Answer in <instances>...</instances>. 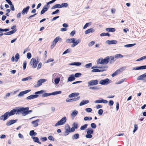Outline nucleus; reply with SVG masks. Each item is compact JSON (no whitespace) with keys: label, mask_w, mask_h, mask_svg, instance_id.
<instances>
[{"label":"nucleus","mask_w":146,"mask_h":146,"mask_svg":"<svg viewBox=\"0 0 146 146\" xmlns=\"http://www.w3.org/2000/svg\"><path fill=\"white\" fill-rule=\"evenodd\" d=\"M88 126V124H85L83 126H81L80 128V129L81 130H84Z\"/></svg>","instance_id":"58836bf2"},{"label":"nucleus","mask_w":146,"mask_h":146,"mask_svg":"<svg viewBox=\"0 0 146 146\" xmlns=\"http://www.w3.org/2000/svg\"><path fill=\"white\" fill-rule=\"evenodd\" d=\"M19 54L18 53H17L15 55V58L16 59L15 60V61L16 62H17L19 58Z\"/></svg>","instance_id":"37998d69"},{"label":"nucleus","mask_w":146,"mask_h":146,"mask_svg":"<svg viewBox=\"0 0 146 146\" xmlns=\"http://www.w3.org/2000/svg\"><path fill=\"white\" fill-rule=\"evenodd\" d=\"M75 79L74 74H71L69 76L68 78V82H72Z\"/></svg>","instance_id":"aec40b11"},{"label":"nucleus","mask_w":146,"mask_h":146,"mask_svg":"<svg viewBox=\"0 0 146 146\" xmlns=\"http://www.w3.org/2000/svg\"><path fill=\"white\" fill-rule=\"evenodd\" d=\"M79 95V93L77 92H74L70 94V95L68 96V97L70 98H72L73 97H74L76 96H78Z\"/></svg>","instance_id":"cd10ccee"},{"label":"nucleus","mask_w":146,"mask_h":146,"mask_svg":"<svg viewBox=\"0 0 146 146\" xmlns=\"http://www.w3.org/2000/svg\"><path fill=\"white\" fill-rule=\"evenodd\" d=\"M123 57V56L120 54H116L115 55L114 57L117 59L119 58H121Z\"/></svg>","instance_id":"4c0bfd02"},{"label":"nucleus","mask_w":146,"mask_h":146,"mask_svg":"<svg viewBox=\"0 0 146 146\" xmlns=\"http://www.w3.org/2000/svg\"><path fill=\"white\" fill-rule=\"evenodd\" d=\"M65 129V135L66 136L68 135L69 133L70 132V128L69 125H67L66 126Z\"/></svg>","instance_id":"f8f14e48"},{"label":"nucleus","mask_w":146,"mask_h":146,"mask_svg":"<svg viewBox=\"0 0 146 146\" xmlns=\"http://www.w3.org/2000/svg\"><path fill=\"white\" fill-rule=\"evenodd\" d=\"M60 78H56L54 80L55 84H58L60 81Z\"/></svg>","instance_id":"49530a36"},{"label":"nucleus","mask_w":146,"mask_h":146,"mask_svg":"<svg viewBox=\"0 0 146 146\" xmlns=\"http://www.w3.org/2000/svg\"><path fill=\"white\" fill-rule=\"evenodd\" d=\"M101 36H110V35L108 33H102L100 34Z\"/></svg>","instance_id":"8fccbe9b"},{"label":"nucleus","mask_w":146,"mask_h":146,"mask_svg":"<svg viewBox=\"0 0 146 146\" xmlns=\"http://www.w3.org/2000/svg\"><path fill=\"white\" fill-rule=\"evenodd\" d=\"M88 86H91L98 85V81L97 80H90L88 82Z\"/></svg>","instance_id":"6e6552de"},{"label":"nucleus","mask_w":146,"mask_h":146,"mask_svg":"<svg viewBox=\"0 0 146 146\" xmlns=\"http://www.w3.org/2000/svg\"><path fill=\"white\" fill-rule=\"evenodd\" d=\"M17 121V120H11L7 121L6 123V125L7 126H10L16 123Z\"/></svg>","instance_id":"6ab92c4d"},{"label":"nucleus","mask_w":146,"mask_h":146,"mask_svg":"<svg viewBox=\"0 0 146 146\" xmlns=\"http://www.w3.org/2000/svg\"><path fill=\"white\" fill-rule=\"evenodd\" d=\"M37 135V133L34 132L33 130L31 131L29 133V135L31 136H36Z\"/></svg>","instance_id":"c9c22d12"},{"label":"nucleus","mask_w":146,"mask_h":146,"mask_svg":"<svg viewBox=\"0 0 146 146\" xmlns=\"http://www.w3.org/2000/svg\"><path fill=\"white\" fill-rule=\"evenodd\" d=\"M51 95L50 93H44V94H43L42 95V97H47L48 96H50Z\"/></svg>","instance_id":"a18cd8bd"},{"label":"nucleus","mask_w":146,"mask_h":146,"mask_svg":"<svg viewBox=\"0 0 146 146\" xmlns=\"http://www.w3.org/2000/svg\"><path fill=\"white\" fill-rule=\"evenodd\" d=\"M108 102V101L106 100L101 99L100 100H96L94 101V103L96 104L103 103L104 104H107Z\"/></svg>","instance_id":"4468645a"},{"label":"nucleus","mask_w":146,"mask_h":146,"mask_svg":"<svg viewBox=\"0 0 146 146\" xmlns=\"http://www.w3.org/2000/svg\"><path fill=\"white\" fill-rule=\"evenodd\" d=\"M32 79V78H31V76H28L26 78H23L21 80L22 81H26L30 80Z\"/></svg>","instance_id":"e433bc0d"},{"label":"nucleus","mask_w":146,"mask_h":146,"mask_svg":"<svg viewBox=\"0 0 146 146\" xmlns=\"http://www.w3.org/2000/svg\"><path fill=\"white\" fill-rule=\"evenodd\" d=\"M38 62H37L35 58H32L30 62V64L32 65V67L33 68H35L37 66V65Z\"/></svg>","instance_id":"1a4fd4ad"},{"label":"nucleus","mask_w":146,"mask_h":146,"mask_svg":"<svg viewBox=\"0 0 146 146\" xmlns=\"http://www.w3.org/2000/svg\"><path fill=\"white\" fill-rule=\"evenodd\" d=\"M135 44H128L125 45L124 46L125 47H130L133 46H134L135 45Z\"/></svg>","instance_id":"79ce46f5"},{"label":"nucleus","mask_w":146,"mask_h":146,"mask_svg":"<svg viewBox=\"0 0 146 146\" xmlns=\"http://www.w3.org/2000/svg\"><path fill=\"white\" fill-rule=\"evenodd\" d=\"M94 43L95 42L94 41H92L88 44V46L90 47L92 46V45L94 44Z\"/></svg>","instance_id":"0e129e2a"},{"label":"nucleus","mask_w":146,"mask_h":146,"mask_svg":"<svg viewBox=\"0 0 146 146\" xmlns=\"http://www.w3.org/2000/svg\"><path fill=\"white\" fill-rule=\"evenodd\" d=\"M48 138L49 140L52 141H54L55 140V139L51 135L49 136L48 137Z\"/></svg>","instance_id":"4d7b16f0"},{"label":"nucleus","mask_w":146,"mask_h":146,"mask_svg":"<svg viewBox=\"0 0 146 146\" xmlns=\"http://www.w3.org/2000/svg\"><path fill=\"white\" fill-rule=\"evenodd\" d=\"M8 115L7 113H5L3 115L1 116L0 117V121L1 120H3V121H5L8 119Z\"/></svg>","instance_id":"ddd939ff"},{"label":"nucleus","mask_w":146,"mask_h":146,"mask_svg":"<svg viewBox=\"0 0 146 146\" xmlns=\"http://www.w3.org/2000/svg\"><path fill=\"white\" fill-rule=\"evenodd\" d=\"M95 30L92 28H91L89 29L85 32V33L86 34H87L90 33H92L95 31Z\"/></svg>","instance_id":"5701e85b"},{"label":"nucleus","mask_w":146,"mask_h":146,"mask_svg":"<svg viewBox=\"0 0 146 146\" xmlns=\"http://www.w3.org/2000/svg\"><path fill=\"white\" fill-rule=\"evenodd\" d=\"M106 30L108 32H114L115 31V29L114 28H108L106 29Z\"/></svg>","instance_id":"7c9ffc66"},{"label":"nucleus","mask_w":146,"mask_h":146,"mask_svg":"<svg viewBox=\"0 0 146 146\" xmlns=\"http://www.w3.org/2000/svg\"><path fill=\"white\" fill-rule=\"evenodd\" d=\"M16 31V29H15L11 31L5 33L4 34L5 35H10L14 33Z\"/></svg>","instance_id":"412c9836"},{"label":"nucleus","mask_w":146,"mask_h":146,"mask_svg":"<svg viewBox=\"0 0 146 146\" xmlns=\"http://www.w3.org/2000/svg\"><path fill=\"white\" fill-rule=\"evenodd\" d=\"M91 25V23H87L84 26L83 29H85L87 27H88L89 26H90Z\"/></svg>","instance_id":"de8ad7c7"},{"label":"nucleus","mask_w":146,"mask_h":146,"mask_svg":"<svg viewBox=\"0 0 146 146\" xmlns=\"http://www.w3.org/2000/svg\"><path fill=\"white\" fill-rule=\"evenodd\" d=\"M78 113V112L76 110H75L72 112L71 114V118L73 119L75 117Z\"/></svg>","instance_id":"b1692460"},{"label":"nucleus","mask_w":146,"mask_h":146,"mask_svg":"<svg viewBox=\"0 0 146 146\" xmlns=\"http://www.w3.org/2000/svg\"><path fill=\"white\" fill-rule=\"evenodd\" d=\"M92 66V63H90L88 64H87L85 65L84 66L86 68H88L91 67Z\"/></svg>","instance_id":"a19ab883"},{"label":"nucleus","mask_w":146,"mask_h":146,"mask_svg":"<svg viewBox=\"0 0 146 146\" xmlns=\"http://www.w3.org/2000/svg\"><path fill=\"white\" fill-rule=\"evenodd\" d=\"M114 57L113 56H111L109 57V59L108 61L110 63H111L112 61L114 59Z\"/></svg>","instance_id":"6e6d98bb"},{"label":"nucleus","mask_w":146,"mask_h":146,"mask_svg":"<svg viewBox=\"0 0 146 146\" xmlns=\"http://www.w3.org/2000/svg\"><path fill=\"white\" fill-rule=\"evenodd\" d=\"M146 69V65H144L141 66L139 67H133L132 70H142L145 69Z\"/></svg>","instance_id":"dca6fc26"},{"label":"nucleus","mask_w":146,"mask_h":146,"mask_svg":"<svg viewBox=\"0 0 146 146\" xmlns=\"http://www.w3.org/2000/svg\"><path fill=\"white\" fill-rule=\"evenodd\" d=\"M124 70V68H121L120 69L117 70L116 71H115L114 73H113L112 74L111 76L112 77H114L116 76L119 73L123 71Z\"/></svg>","instance_id":"9b49d317"},{"label":"nucleus","mask_w":146,"mask_h":146,"mask_svg":"<svg viewBox=\"0 0 146 146\" xmlns=\"http://www.w3.org/2000/svg\"><path fill=\"white\" fill-rule=\"evenodd\" d=\"M81 64H82L81 62H75L70 63L69 64V65H75L78 66L81 65Z\"/></svg>","instance_id":"a878e982"},{"label":"nucleus","mask_w":146,"mask_h":146,"mask_svg":"<svg viewBox=\"0 0 146 146\" xmlns=\"http://www.w3.org/2000/svg\"><path fill=\"white\" fill-rule=\"evenodd\" d=\"M145 78H146V73L138 76L137 79V80H143Z\"/></svg>","instance_id":"4be33fe9"},{"label":"nucleus","mask_w":146,"mask_h":146,"mask_svg":"<svg viewBox=\"0 0 146 146\" xmlns=\"http://www.w3.org/2000/svg\"><path fill=\"white\" fill-rule=\"evenodd\" d=\"M27 56L28 59L31 58V53L30 52L28 53L27 54Z\"/></svg>","instance_id":"69168bd1"},{"label":"nucleus","mask_w":146,"mask_h":146,"mask_svg":"<svg viewBox=\"0 0 146 146\" xmlns=\"http://www.w3.org/2000/svg\"><path fill=\"white\" fill-rule=\"evenodd\" d=\"M79 137V135L78 133L74 134L72 137L73 139H78Z\"/></svg>","instance_id":"72a5a7b5"},{"label":"nucleus","mask_w":146,"mask_h":146,"mask_svg":"<svg viewBox=\"0 0 146 146\" xmlns=\"http://www.w3.org/2000/svg\"><path fill=\"white\" fill-rule=\"evenodd\" d=\"M61 93L62 92L61 91H56L51 93V95H55L61 94Z\"/></svg>","instance_id":"473e14b6"},{"label":"nucleus","mask_w":146,"mask_h":146,"mask_svg":"<svg viewBox=\"0 0 146 146\" xmlns=\"http://www.w3.org/2000/svg\"><path fill=\"white\" fill-rule=\"evenodd\" d=\"M46 80V79H39L38 81L37 84L34 85V87L37 88L40 86L42 85V83L45 82Z\"/></svg>","instance_id":"423d86ee"},{"label":"nucleus","mask_w":146,"mask_h":146,"mask_svg":"<svg viewBox=\"0 0 146 146\" xmlns=\"http://www.w3.org/2000/svg\"><path fill=\"white\" fill-rule=\"evenodd\" d=\"M66 120L67 119L66 117H63L59 121L55 124L54 126L56 127L60 125L64 124L66 122Z\"/></svg>","instance_id":"39448f33"},{"label":"nucleus","mask_w":146,"mask_h":146,"mask_svg":"<svg viewBox=\"0 0 146 146\" xmlns=\"http://www.w3.org/2000/svg\"><path fill=\"white\" fill-rule=\"evenodd\" d=\"M134 129L133 131V133H134L138 129L137 125V124H135L134 125Z\"/></svg>","instance_id":"bf43d9fd"},{"label":"nucleus","mask_w":146,"mask_h":146,"mask_svg":"<svg viewBox=\"0 0 146 146\" xmlns=\"http://www.w3.org/2000/svg\"><path fill=\"white\" fill-rule=\"evenodd\" d=\"M89 102V101L88 100H83L80 103L79 105L81 106L87 104Z\"/></svg>","instance_id":"c85d7f7f"},{"label":"nucleus","mask_w":146,"mask_h":146,"mask_svg":"<svg viewBox=\"0 0 146 146\" xmlns=\"http://www.w3.org/2000/svg\"><path fill=\"white\" fill-rule=\"evenodd\" d=\"M44 91L43 90H41L40 91L36 92L35 93V94L36 95H31L28 96L26 99L27 100H31L34 98H36L38 97V95H37L39 94H41L44 92Z\"/></svg>","instance_id":"f03ea898"},{"label":"nucleus","mask_w":146,"mask_h":146,"mask_svg":"<svg viewBox=\"0 0 146 146\" xmlns=\"http://www.w3.org/2000/svg\"><path fill=\"white\" fill-rule=\"evenodd\" d=\"M72 127L76 129H77L78 128V124L77 123H74L72 125Z\"/></svg>","instance_id":"603ef678"},{"label":"nucleus","mask_w":146,"mask_h":146,"mask_svg":"<svg viewBox=\"0 0 146 146\" xmlns=\"http://www.w3.org/2000/svg\"><path fill=\"white\" fill-rule=\"evenodd\" d=\"M91 126L92 128L95 129L96 127V125L95 123H93L91 124Z\"/></svg>","instance_id":"052dcab7"},{"label":"nucleus","mask_w":146,"mask_h":146,"mask_svg":"<svg viewBox=\"0 0 146 146\" xmlns=\"http://www.w3.org/2000/svg\"><path fill=\"white\" fill-rule=\"evenodd\" d=\"M39 121L38 119H37L36 120L33 121L31 122V123L33 125V126L34 127H36L38 125V122Z\"/></svg>","instance_id":"393cba45"},{"label":"nucleus","mask_w":146,"mask_h":146,"mask_svg":"<svg viewBox=\"0 0 146 146\" xmlns=\"http://www.w3.org/2000/svg\"><path fill=\"white\" fill-rule=\"evenodd\" d=\"M85 111L88 112H90L92 111V109L90 108H87L86 109Z\"/></svg>","instance_id":"e2e57ef3"},{"label":"nucleus","mask_w":146,"mask_h":146,"mask_svg":"<svg viewBox=\"0 0 146 146\" xmlns=\"http://www.w3.org/2000/svg\"><path fill=\"white\" fill-rule=\"evenodd\" d=\"M110 81L108 78H106L101 80L99 82V84L102 85H105L109 84Z\"/></svg>","instance_id":"0eeeda50"},{"label":"nucleus","mask_w":146,"mask_h":146,"mask_svg":"<svg viewBox=\"0 0 146 146\" xmlns=\"http://www.w3.org/2000/svg\"><path fill=\"white\" fill-rule=\"evenodd\" d=\"M62 8L61 5L59 4H56L53 6L52 8L51 9H53L56 8Z\"/></svg>","instance_id":"2f4dec72"},{"label":"nucleus","mask_w":146,"mask_h":146,"mask_svg":"<svg viewBox=\"0 0 146 146\" xmlns=\"http://www.w3.org/2000/svg\"><path fill=\"white\" fill-rule=\"evenodd\" d=\"M102 58H100L98 60H97V64H102Z\"/></svg>","instance_id":"3c124183"},{"label":"nucleus","mask_w":146,"mask_h":146,"mask_svg":"<svg viewBox=\"0 0 146 146\" xmlns=\"http://www.w3.org/2000/svg\"><path fill=\"white\" fill-rule=\"evenodd\" d=\"M81 41V40L80 39H78L76 41V39L75 38H72L67 39L66 40V41L67 43H73V44L71 46L72 47H74L80 43Z\"/></svg>","instance_id":"f257e3e1"},{"label":"nucleus","mask_w":146,"mask_h":146,"mask_svg":"<svg viewBox=\"0 0 146 146\" xmlns=\"http://www.w3.org/2000/svg\"><path fill=\"white\" fill-rule=\"evenodd\" d=\"M47 6L45 5L44 6L42 9L41 10L40 12V14L42 15L44 13L47 11L48 10V8H47Z\"/></svg>","instance_id":"c756f323"},{"label":"nucleus","mask_w":146,"mask_h":146,"mask_svg":"<svg viewBox=\"0 0 146 146\" xmlns=\"http://www.w3.org/2000/svg\"><path fill=\"white\" fill-rule=\"evenodd\" d=\"M32 138L33 139L35 142H36L39 144H41V143L39 141V140L38 137H32Z\"/></svg>","instance_id":"bb28decb"},{"label":"nucleus","mask_w":146,"mask_h":146,"mask_svg":"<svg viewBox=\"0 0 146 146\" xmlns=\"http://www.w3.org/2000/svg\"><path fill=\"white\" fill-rule=\"evenodd\" d=\"M82 75V74L80 73H77L75 74L74 76V77H76V78H79Z\"/></svg>","instance_id":"ea45409f"},{"label":"nucleus","mask_w":146,"mask_h":146,"mask_svg":"<svg viewBox=\"0 0 146 146\" xmlns=\"http://www.w3.org/2000/svg\"><path fill=\"white\" fill-rule=\"evenodd\" d=\"M103 113V111L102 109H100L98 112V113L100 115H102Z\"/></svg>","instance_id":"680f3d73"},{"label":"nucleus","mask_w":146,"mask_h":146,"mask_svg":"<svg viewBox=\"0 0 146 146\" xmlns=\"http://www.w3.org/2000/svg\"><path fill=\"white\" fill-rule=\"evenodd\" d=\"M125 79H122L120 81H119L118 82L115 83V84H121L124 82Z\"/></svg>","instance_id":"13d9d810"},{"label":"nucleus","mask_w":146,"mask_h":146,"mask_svg":"<svg viewBox=\"0 0 146 146\" xmlns=\"http://www.w3.org/2000/svg\"><path fill=\"white\" fill-rule=\"evenodd\" d=\"M89 89L92 90H98L100 89V88L97 86L90 87Z\"/></svg>","instance_id":"c03bdc74"},{"label":"nucleus","mask_w":146,"mask_h":146,"mask_svg":"<svg viewBox=\"0 0 146 146\" xmlns=\"http://www.w3.org/2000/svg\"><path fill=\"white\" fill-rule=\"evenodd\" d=\"M61 39V38H60V37L57 36L53 40L51 45V48H52L56 45V43L60 40Z\"/></svg>","instance_id":"9d476101"},{"label":"nucleus","mask_w":146,"mask_h":146,"mask_svg":"<svg viewBox=\"0 0 146 146\" xmlns=\"http://www.w3.org/2000/svg\"><path fill=\"white\" fill-rule=\"evenodd\" d=\"M29 8L30 7L29 6L24 8L21 12V14L23 15H24L25 14H27Z\"/></svg>","instance_id":"2eb2a0df"},{"label":"nucleus","mask_w":146,"mask_h":146,"mask_svg":"<svg viewBox=\"0 0 146 146\" xmlns=\"http://www.w3.org/2000/svg\"><path fill=\"white\" fill-rule=\"evenodd\" d=\"M109 58V56H107L104 59H102V64H106L109 62L108 60Z\"/></svg>","instance_id":"a211bd4d"},{"label":"nucleus","mask_w":146,"mask_h":146,"mask_svg":"<svg viewBox=\"0 0 146 146\" xmlns=\"http://www.w3.org/2000/svg\"><path fill=\"white\" fill-rule=\"evenodd\" d=\"M19 108H16L15 109L11 110L10 112L8 111L6 112L8 116H10L16 114H19V112L18 110H19Z\"/></svg>","instance_id":"7ed1b4c3"},{"label":"nucleus","mask_w":146,"mask_h":146,"mask_svg":"<svg viewBox=\"0 0 146 146\" xmlns=\"http://www.w3.org/2000/svg\"><path fill=\"white\" fill-rule=\"evenodd\" d=\"M108 68V66H98V68H102L104 69H107Z\"/></svg>","instance_id":"09e8293b"},{"label":"nucleus","mask_w":146,"mask_h":146,"mask_svg":"<svg viewBox=\"0 0 146 146\" xmlns=\"http://www.w3.org/2000/svg\"><path fill=\"white\" fill-rule=\"evenodd\" d=\"M86 138H91L92 137V136L91 134H87L85 136Z\"/></svg>","instance_id":"338daca9"},{"label":"nucleus","mask_w":146,"mask_h":146,"mask_svg":"<svg viewBox=\"0 0 146 146\" xmlns=\"http://www.w3.org/2000/svg\"><path fill=\"white\" fill-rule=\"evenodd\" d=\"M29 108L28 107L26 108H19V110H18L19 112V114L20 113L22 112V115L23 116H25L27 115L26 110H28Z\"/></svg>","instance_id":"20e7f679"},{"label":"nucleus","mask_w":146,"mask_h":146,"mask_svg":"<svg viewBox=\"0 0 146 146\" xmlns=\"http://www.w3.org/2000/svg\"><path fill=\"white\" fill-rule=\"evenodd\" d=\"M40 139L42 142H44L47 140V138L46 137L41 138Z\"/></svg>","instance_id":"774afa93"},{"label":"nucleus","mask_w":146,"mask_h":146,"mask_svg":"<svg viewBox=\"0 0 146 146\" xmlns=\"http://www.w3.org/2000/svg\"><path fill=\"white\" fill-rule=\"evenodd\" d=\"M88 131H87V134H91L93 133V130L91 128H89L87 129Z\"/></svg>","instance_id":"f704fd0d"},{"label":"nucleus","mask_w":146,"mask_h":146,"mask_svg":"<svg viewBox=\"0 0 146 146\" xmlns=\"http://www.w3.org/2000/svg\"><path fill=\"white\" fill-rule=\"evenodd\" d=\"M62 7H66L68 6V4L66 3H64L61 4Z\"/></svg>","instance_id":"864d4df0"},{"label":"nucleus","mask_w":146,"mask_h":146,"mask_svg":"<svg viewBox=\"0 0 146 146\" xmlns=\"http://www.w3.org/2000/svg\"><path fill=\"white\" fill-rule=\"evenodd\" d=\"M71 50L70 49H68L66 50L63 53V55L64 54H65L68 53L70 52H71Z\"/></svg>","instance_id":"5fc2aeb1"},{"label":"nucleus","mask_w":146,"mask_h":146,"mask_svg":"<svg viewBox=\"0 0 146 146\" xmlns=\"http://www.w3.org/2000/svg\"><path fill=\"white\" fill-rule=\"evenodd\" d=\"M117 43V41L115 40H107L105 43L106 44H115Z\"/></svg>","instance_id":"f3484780"}]
</instances>
